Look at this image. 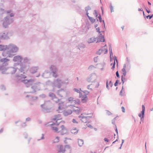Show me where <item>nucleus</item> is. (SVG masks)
Wrapping results in <instances>:
<instances>
[{
    "mask_svg": "<svg viewBox=\"0 0 153 153\" xmlns=\"http://www.w3.org/2000/svg\"><path fill=\"white\" fill-rule=\"evenodd\" d=\"M18 50L17 47L13 44H10L6 45H0V51H3L2 55L3 57H11Z\"/></svg>",
    "mask_w": 153,
    "mask_h": 153,
    "instance_id": "nucleus-1",
    "label": "nucleus"
},
{
    "mask_svg": "<svg viewBox=\"0 0 153 153\" xmlns=\"http://www.w3.org/2000/svg\"><path fill=\"white\" fill-rule=\"evenodd\" d=\"M26 76L24 74H21L16 75V80L18 82H22L24 83L26 86L29 87L31 85L34 81V79H30L29 80L25 79Z\"/></svg>",
    "mask_w": 153,
    "mask_h": 153,
    "instance_id": "nucleus-2",
    "label": "nucleus"
},
{
    "mask_svg": "<svg viewBox=\"0 0 153 153\" xmlns=\"http://www.w3.org/2000/svg\"><path fill=\"white\" fill-rule=\"evenodd\" d=\"M16 68L14 67H6L3 65L0 67V71L2 74H6L5 72L8 71V74H14L16 71Z\"/></svg>",
    "mask_w": 153,
    "mask_h": 153,
    "instance_id": "nucleus-3",
    "label": "nucleus"
},
{
    "mask_svg": "<svg viewBox=\"0 0 153 153\" xmlns=\"http://www.w3.org/2000/svg\"><path fill=\"white\" fill-rule=\"evenodd\" d=\"M13 19L10 18L8 16H7L4 18L3 20V26L4 28H7L9 25L13 23Z\"/></svg>",
    "mask_w": 153,
    "mask_h": 153,
    "instance_id": "nucleus-4",
    "label": "nucleus"
},
{
    "mask_svg": "<svg viewBox=\"0 0 153 153\" xmlns=\"http://www.w3.org/2000/svg\"><path fill=\"white\" fill-rule=\"evenodd\" d=\"M18 66H19V68L18 67L16 68L18 69L19 71L21 73H23L24 74L25 72L27 71L28 69V65L25 64L23 63H21L20 64H18Z\"/></svg>",
    "mask_w": 153,
    "mask_h": 153,
    "instance_id": "nucleus-5",
    "label": "nucleus"
},
{
    "mask_svg": "<svg viewBox=\"0 0 153 153\" xmlns=\"http://www.w3.org/2000/svg\"><path fill=\"white\" fill-rule=\"evenodd\" d=\"M64 83V82L59 79H57L54 80L53 82H52L53 87H57L58 88H60Z\"/></svg>",
    "mask_w": 153,
    "mask_h": 153,
    "instance_id": "nucleus-6",
    "label": "nucleus"
},
{
    "mask_svg": "<svg viewBox=\"0 0 153 153\" xmlns=\"http://www.w3.org/2000/svg\"><path fill=\"white\" fill-rule=\"evenodd\" d=\"M70 92L67 91L65 90L61 89L57 91L56 94L57 95L60 97H63L64 96H67L68 94Z\"/></svg>",
    "mask_w": 153,
    "mask_h": 153,
    "instance_id": "nucleus-7",
    "label": "nucleus"
},
{
    "mask_svg": "<svg viewBox=\"0 0 153 153\" xmlns=\"http://www.w3.org/2000/svg\"><path fill=\"white\" fill-rule=\"evenodd\" d=\"M41 84L40 82H37L34 84L32 86L31 88L33 90L31 93H35L37 90H39L41 89Z\"/></svg>",
    "mask_w": 153,
    "mask_h": 153,
    "instance_id": "nucleus-8",
    "label": "nucleus"
},
{
    "mask_svg": "<svg viewBox=\"0 0 153 153\" xmlns=\"http://www.w3.org/2000/svg\"><path fill=\"white\" fill-rule=\"evenodd\" d=\"M97 76L94 73L90 74L87 78V80L88 82H94L96 79Z\"/></svg>",
    "mask_w": 153,
    "mask_h": 153,
    "instance_id": "nucleus-9",
    "label": "nucleus"
},
{
    "mask_svg": "<svg viewBox=\"0 0 153 153\" xmlns=\"http://www.w3.org/2000/svg\"><path fill=\"white\" fill-rule=\"evenodd\" d=\"M0 38L2 40H7L9 39L8 33L7 32L0 33Z\"/></svg>",
    "mask_w": 153,
    "mask_h": 153,
    "instance_id": "nucleus-10",
    "label": "nucleus"
},
{
    "mask_svg": "<svg viewBox=\"0 0 153 153\" xmlns=\"http://www.w3.org/2000/svg\"><path fill=\"white\" fill-rule=\"evenodd\" d=\"M50 69L53 73V76L54 77H56L58 76L57 74L56 73L57 71L56 67L54 65H51L50 67Z\"/></svg>",
    "mask_w": 153,
    "mask_h": 153,
    "instance_id": "nucleus-11",
    "label": "nucleus"
},
{
    "mask_svg": "<svg viewBox=\"0 0 153 153\" xmlns=\"http://www.w3.org/2000/svg\"><path fill=\"white\" fill-rule=\"evenodd\" d=\"M59 106L57 111L58 113H61L64 111V108L63 107V102H61L59 103Z\"/></svg>",
    "mask_w": 153,
    "mask_h": 153,
    "instance_id": "nucleus-12",
    "label": "nucleus"
},
{
    "mask_svg": "<svg viewBox=\"0 0 153 153\" xmlns=\"http://www.w3.org/2000/svg\"><path fill=\"white\" fill-rule=\"evenodd\" d=\"M52 128V131L54 132L59 133L58 128L56 126H58V125H57V123H54L50 124Z\"/></svg>",
    "mask_w": 153,
    "mask_h": 153,
    "instance_id": "nucleus-13",
    "label": "nucleus"
},
{
    "mask_svg": "<svg viewBox=\"0 0 153 153\" xmlns=\"http://www.w3.org/2000/svg\"><path fill=\"white\" fill-rule=\"evenodd\" d=\"M7 57H6L5 58H1V62L3 63L2 65L1 66H3V65L5 67H6V66L8 65L7 62L10 61V59H7Z\"/></svg>",
    "mask_w": 153,
    "mask_h": 153,
    "instance_id": "nucleus-14",
    "label": "nucleus"
},
{
    "mask_svg": "<svg viewBox=\"0 0 153 153\" xmlns=\"http://www.w3.org/2000/svg\"><path fill=\"white\" fill-rule=\"evenodd\" d=\"M60 128H61V130L60 132L61 135H63L68 134V129L65 127L64 125L61 126Z\"/></svg>",
    "mask_w": 153,
    "mask_h": 153,
    "instance_id": "nucleus-15",
    "label": "nucleus"
},
{
    "mask_svg": "<svg viewBox=\"0 0 153 153\" xmlns=\"http://www.w3.org/2000/svg\"><path fill=\"white\" fill-rule=\"evenodd\" d=\"M61 119H62V117L61 115L59 114L55 115L52 119L53 120L56 121V123H57V125H59V123H58L57 121Z\"/></svg>",
    "mask_w": 153,
    "mask_h": 153,
    "instance_id": "nucleus-16",
    "label": "nucleus"
},
{
    "mask_svg": "<svg viewBox=\"0 0 153 153\" xmlns=\"http://www.w3.org/2000/svg\"><path fill=\"white\" fill-rule=\"evenodd\" d=\"M22 57L21 56H15L13 58V60L14 62H20L21 61Z\"/></svg>",
    "mask_w": 153,
    "mask_h": 153,
    "instance_id": "nucleus-17",
    "label": "nucleus"
},
{
    "mask_svg": "<svg viewBox=\"0 0 153 153\" xmlns=\"http://www.w3.org/2000/svg\"><path fill=\"white\" fill-rule=\"evenodd\" d=\"M99 35L98 37V40L97 42V43L99 41L104 42L105 41V39L104 38L103 36H102L101 33H99Z\"/></svg>",
    "mask_w": 153,
    "mask_h": 153,
    "instance_id": "nucleus-18",
    "label": "nucleus"
},
{
    "mask_svg": "<svg viewBox=\"0 0 153 153\" xmlns=\"http://www.w3.org/2000/svg\"><path fill=\"white\" fill-rule=\"evenodd\" d=\"M39 68L38 66L32 67L30 69V71L31 74H34L36 72Z\"/></svg>",
    "mask_w": 153,
    "mask_h": 153,
    "instance_id": "nucleus-19",
    "label": "nucleus"
},
{
    "mask_svg": "<svg viewBox=\"0 0 153 153\" xmlns=\"http://www.w3.org/2000/svg\"><path fill=\"white\" fill-rule=\"evenodd\" d=\"M50 74L48 71H45L42 74V76L44 78H48L50 77Z\"/></svg>",
    "mask_w": 153,
    "mask_h": 153,
    "instance_id": "nucleus-20",
    "label": "nucleus"
},
{
    "mask_svg": "<svg viewBox=\"0 0 153 153\" xmlns=\"http://www.w3.org/2000/svg\"><path fill=\"white\" fill-rule=\"evenodd\" d=\"M142 111H141L142 113V116L140 118V120L141 121H143V118L144 117V112L145 111V107L143 105L142 106Z\"/></svg>",
    "mask_w": 153,
    "mask_h": 153,
    "instance_id": "nucleus-21",
    "label": "nucleus"
},
{
    "mask_svg": "<svg viewBox=\"0 0 153 153\" xmlns=\"http://www.w3.org/2000/svg\"><path fill=\"white\" fill-rule=\"evenodd\" d=\"M30 59L27 57H26L23 58V62L22 63H23L25 64H29L30 63Z\"/></svg>",
    "mask_w": 153,
    "mask_h": 153,
    "instance_id": "nucleus-22",
    "label": "nucleus"
},
{
    "mask_svg": "<svg viewBox=\"0 0 153 153\" xmlns=\"http://www.w3.org/2000/svg\"><path fill=\"white\" fill-rule=\"evenodd\" d=\"M27 98H28V99L30 101H34L37 99L38 97H33L29 95H27L26 96Z\"/></svg>",
    "mask_w": 153,
    "mask_h": 153,
    "instance_id": "nucleus-23",
    "label": "nucleus"
},
{
    "mask_svg": "<svg viewBox=\"0 0 153 153\" xmlns=\"http://www.w3.org/2000/svg\"><path fill=\"white\" fill-rule=\"evenodd\" d=\"M79 118H81L80 120H81L82 122L84 123H86L87 122V119H85V116H83V114H82L81 115L79 116Z\"/></svg>",
    "mask_w": 153,
    "mask_h": 153,
    "instance_id": "nucleus-24",
    "label": "nucleus"
},
{
    "mask_svg": "<svg viewBox=\"0 0 153 153\" xmlns=\"http://www.w3.org/2000/svg\"><path fill=\"white\" fill-rule=\"evenodd\" d=\"M72 113V111L71 110H68L65 111L63 112V114L65 116H67L68 115L71 114Z\"/></svg>",
    "mask_w": 153,
    "mask_h": 153,
    "instance_id": "nucleus-25",
    "label": "nucleus"
},
{
    "mask_svg": "<svg viewBox=\"0 0 153 153\" xmlns=\"http://www.w3.org/2000/svg\"><path fill=\"white\" fill-rule=\"evenodd\" d=\"M96 38L95 37H91L90 38H89L87 41V42L89 43L90 44V43H93L96 40Z\"/></svg>",
    "mask_w": 153,
    "mask_h": 153,
    "instance_id": "nucleus-26",
    "label": "nucleus"
},
{
    "mask_svg": "<svg viewBox=\"0 0 153 153\" xmlns=\"http://www.w3.org/2000/svg\"><path fill=\"white\" fill-rule=\"evenodd\" d=\"M45 104H42V105H41V107L43 108V109H42L43 111L45 113L49 112V110L48 108H45Z\"/></svg>",
    "mask_w": 153,
    "mask_h": 153,
    "instance_id": "nucleus-27",
    "label": "nucleus"
},
{
    "mask_svg": "<svg viewBox=\"0 0 153 153\" xmlns=\"http://www.w3.org/2000/svg\"><path fill=\"white\" fill-rule=\"evenodd\" d=\"M77 140L79 146L80 147L82 146L84 143L83 140L80 139H78Z\"/></svg>",
    "mask_w": 153,
    "mask_h": 153,
    "instance_id": "nucleus-28",
    "label": "nucleus"
},
{
    "mask_svg": "<svg viewBox=\"0 0 153 153\" xmlns=\"http://www.w3.org/2000/svg\"><path fill=\"white\" fill-rule=\"evenodd\" d=\"M11 12V10H9L7 12L5 11L4 9H1L0 10V13L3 14L4 13H6L7 14L10 13Z\"/></svg>",
    "mask_w": 153,
    "mask_h": 153,
    "instance_id": "nucleus-29",
    "label": "nucleus"
},
{
    "mask_svg": "<svg viewBox=\"0 0 153 153\" xmlns=\"http://www.w3.org/2000/svg\"><path fill=\"white\" fill-rule=\"evenodd\" d=\"M78 130H79L77 129L76 128H75L71 130V132L72 133L76 134L77 133Z\"/></svg>",
    "mask_w": 153,
    "mask_h": 153,
    "instance_id": "nucleus-30",
    "label": "nucleus"
},
{
    "mask_svg": "<svg viewBox=\"0 0 153 153\" xmlns=\"http://www.w3.org/2000/svg\"><path fill=\"white\" fill-rule=\"evenodd\" d=\"M49 96L52 98V100L54 99V98H56V96L53 93L50 92L49 93Z\"/></svg>",
    "mask_w": 153,
    "mask_h": 153,
    "instance_id": "nucleus-31",
    "label": "nucleus"
},
{
    "mask_svg": "<svg viewBox=\"0 0 153 153\" xmlns=\"http://www.w3.org/2000/svg\"><path fill=\"white\" fill-rule=\"evenodd\" d=\"M85 45L82 44H81L78 45V48L79 50H80L81 48H85Z\"/></svg>",
    "mask_w": 153,
    "mask_h": 153,
    "instance_id": "nucleus-32",
    "label": "nucleus"
},
{
    "mask_svg": "<svg viewBox=\"0 0 153 153\" xmlns=\"http://www.w3.org/2000/svg\"><path fill=\"white\" fill-rule=\"evenodd\" d=\"M83 98L82 99V102L84 103L86 101L87 96L86 94L84 95L83 96Z\"/></svg>",
    "mask_w": 153,
    "mask_h": 153,
    "instance_id": "nucleus-33",
    "label": "nucleus"
},
{
    "mask_svg": "<svg viewBox=\"0 0 153 153\" xmlns=\"http://www.w3.org/2000/svg\"><path fill=\"white\" fill-rule=\"evenodd\" d=\"M123 91V92L124 91V88H123V86H122V89L120 91V95L121 96L124 95V94L123 93L122 94Z\"/></svg>",
    "mask_w": 153,
    "mask_h": 153,
    "instance_id": "nucleus-34",
    "label": "nucleus"
},
{
    "mask_svg": "<svg viewBox=\"0 0 153 153\" xmlns=\"http://www.w3.org/2000/svg\"><path fill=\"white\" fill-rule=\"evenodd\" d=\"M89 19L91 21V22L92 23H93L95 22V19H94L93 18H92L91 17H88Z\"/></svg>",
    "mask_w": 153,
    "mask_h": 153,
    "instance_id": "nucleus-35",
    "label": "nucleus"
},
{
    "mask_svg": "<svg viewBox=\"0 0 153 153\" xmlns=\"http://www.w3.org/2000/svg\"><path fill=\"white\" fill-rule=\"evenodd\" d=\"M74 98L72 97H69L68 99V100L69 102L71 103H74Z\"/></svg>",
    "mask_w": 153,
    "mask_h": 153,
    "instance_id": "nucleus-36",
    "label": "nucleus"
},
{
    "mask_svg": "<svg viewBox=\"0 0 153 153\" xmlns=\"http://www.w3.org/2000/svg\"><path fill=\"white\" fill-rule=\"evenodd\" d=\"M80 102V100L79 99H76L74 100V103L75 104H79Z\"/></svg>",
    "mask_w": 153,
    "mask_h": 153,
    "instance_id": "nucleus-37",
    "label": "nucleus"
},
{
    "mask_svg": "<svg viewBox=\"0 0 153 153\" xmlns=\"http://www.w3.org/2000/svg\"><path fill=\"white\" fill-rule=\"evenodd\" d=\"M91 9V7L89 6H88L85 8V11H88L89 10H90Z\"/></svg>",
    "mask_w": 153,
    "mask_h": 153,
    "instance_id": "nucleus-38",
    "label": "nucleus"
},
{
    "mask_svg": "<svg viewBox=\"0 0 153 153\" xmlns=\"http://www.w3.org/2000/svg\"><path fill=\"white\" fill-rule=\"evenodd\" d=\"M110 7L111 9V12H112L114 11V7L112 5L111 3H110Z\"/></svg>",
    "mask_w": 153,
    "mask_h": 153,
    "instance_id": "nucleus-39",
    "label": "nucleus"
},
{
    "mask_svg": "<svg viewBox=\"0 0 153 153\" xmlns=\"http://www.w3.org/2000/svg\"><path fill=\"white\" fill-rule=\"evenodd\" d=\"M59 141V138L58 137H56L54 140V143H58Z\"/></svg>",
    "mask_w": 153,
    "mask_h": 153,
    "instance_id": "nucleus-40",
    "label": "nucleus"
},
{
    "mask_svg": "<svg viewBox=\"0 0 153 153\" xmlns=\"http://www.w3.org/2000/svg\"><path fill=\"white\" fill-rule=\"evenodd\" d=\"M122 71L123 72H125L126 71V65L124 64L123 66V68L122 69Z\"/></svg>",
    "mask_w": 153,
    "mask_h": 153,
    "instance_id": "nucleus-41",
    "label": "nucleus"
},
{
    "mask_svg": "<svg viewBox=\"0 0 153 153\" xmlns=\"http://www.w3.org/2000/svg\"><path fill=\"white\" fill-rule=\"evenodd\" d=\"M103 50L102 49H99V51L97 52V53L98 54L100 55L102 53V51Z\"/></svg>",
    "mask_w": 153,
    "mask_h": 153,
    "instance_id": "nucleus-42",
    "label": "nucleus"
},
{
    "mask_svg": "<svg viewBox=\"0 0 153 153\" xmlns=\"http://www.w3.org/2000/svg\"><path fill=\"white\" fill-rule=\"evenodd\" d=\"M0 88L2 90H5V88L4 85H1L0 86Z\"/></svg>",
    "mask_w": 153,
    "mask_h": 153,
    "instance_id": "nucleus-43",
    "label": "nucleus"
},
{
    "mask_svg": "<svg viewBox=\"0 0 153 153\" xmlns=\"http://www.w3.org/2000/svg\"><path fill=\"white\" fill-rule=\"evenodd\" d=\"M94 68V66L93 65L90 66L88 68V69L91 70Z\"/></svg>",
    "mask_w": 153,
    "mask_h": 153,
    "instance_id": "nucleus-44",
    "label": "nucleus"
},
{
    "mask_svg": "<svg viewBox=\"0 0 153 153\" xmlns=\"http://www.w3.org/2000/svg\"><path fill=\"white\" fill-rule=\"evenodd\" d=\"M53 100L54 101L56 102H58L59 101V100L58 99L57 97L56 99L55 98H54V99Z\"/></svg>",
    "mask_w": 153,
    "mask_h": 153,
    "instance_id": "nucleus-45",
    "label": "nucleus"
},
{
    "mask_svg": "<svg viewBox=\"0 0 153 153\" xmlns=\"http://www.w3.org/2000/svg\"><path fill=\"white\" fill-rule=\"evenodd\" d=\"M93 14L94 15H95L96 17L97 16L98 14L97 11L96 10H94V12L93 13Z\"/></svg>",
    "mask_w": 153,
    "mask_h": 153,
    "instance_id": "nucleus-46",
    "label": "nucleus"
},
{
    "mask_svg": "<svg viewBox=\"0 0 153 153\" xmlns=\"http://www.w3.org/2000/svg\"><path fill=\"white\" fill-rule=\"evenodd\" d=\"M74 91H75V92H77V93H79V90H78V89L77 88H74Z\"/></svg>",
    "mask_w": 153,
    "mask_h": 153,
    "instance_id": "nucleus-47",
    "label": "nucleus"
},
{
    "mask_svg": "<svg viewBox=\"0 0 153 153\" xmlns=\"http://www.w3.org/2000/svg\"><path fill=\"white\" fill-rule=\"evenodd\" d=\"M42 136L41 137V138L40 139H38V140H43L44 139V134H42Z\"/></svg>",
    "mask_w": 153,
    "mask_h": 153,
    "instance_id": "nucleus-48",
    "label": "nucleus"
},
{
    "mask_svg": "<svg viewBox=\"0 0 153 153\" xmlns=\"http://www.w3.org/2000/svg\"><path fill=\"white\" fill-rule=\"evenodd\" d=\"M98 59V57H95L94 58V61L95 62H97Z\"/></svg>",
    "mask_w": 153,
    "mask_h": 153,
    "instance_id": "nucleus-49",
    "label": "nucleus"
},
{
    "mask_svg": "<svg viewBox=\"0 0 153 153\" xmlns=\"http://www.w3.org/2000/svg\"><path fill=\"white\" fill-rule=\"evenodd\" d=\"M83 92L86 95L88 94L89 93V92L86 90H85L84 91H83Z\"/></svg>",
    "mask_w": 153,
    "mask_h": 153,
    "instance_id": "nucleus-50",
    "label": "nucleus"
},
{
    "mask_svg": "<svg viewBox=\"0 0 153 153\" xmlns=\"http://www.w3.org/2000/svg\"><path fill=\"white\" fill-rule=\"evenodd\" d=\"M24 137L25 138H27V133L25 132L24 133Z\"/></svg>",
    "mask_w": 153,
    "mask_h": 153,
    "instance_id": "nucleus-51",
    "label": "nucleus"
},
{
    "mask_svg": "<svg viewBox=\"0 0 153 153\" xmlns=\"http://www.w3.org/2000/svg\"><path fill=\"white\" fill-rule=\"evenodd\" d=\"M126 73H127L126 72H123L122 73V75L121 76H124V77H125L126 76Z\"/></svg>",
    "mask_w": 153,
    "mask_h": 153,
    "instance_id": "nucleus-52",
    "label": "nucleus"
},
{
    "mask_svg": "<svg viewBox=\"0 0 153 153\" xmlns=\"http://www.w3.org/2000/svg\"><path fill=\"white\" fill-rule=\"evenodd\" d=\"M98 18L99 19V21L100 22H102V18L101 17V16L100 15H99V16L98 17Z\"/></svg>",
    "mask_w": 153,
    "mask_h": 153,
    "instance_id": "nucleus-53",
    "label": "nucleus"
},
{
    "mask_svg": "<svg viewBox=\"0 0 153 153\" xmlns=\"http://www.w3.org/2000/svg\"><path fill=\"white\" fill-rule=\"evenodd\" d=\"M115 61H114V63L113 64V65L111 67L112 69L114 70V68H115Z\"/></svg>",
    "mask_w": 153,
    "mask_h": 153,
    "instance_id": "nucleus-54",
    "label": "nucleus"
},
{
    "mask_svg": "<svg viewBox=\"0 0 153 153\" xmlns=\"http://www.w3.org/2000/svg\"><path fill=\"white\" fill-rule=\"evenodd\" d=\"M119 82V80H117L116 81V82L114 84V85L115 86H116L117 85V84H118V83Z\"/></svg>",
    "mask_w": 153,
    "mask_h": 153,
    "instance_id": "nucleus-55",
    "label": "nucleus"
},
{
    "mask_svg": "<svg viewBox=\"0 0 153 153\" xmlns=\"http://www.w3.org/2000/svg\"><path fill=\"white\" fill-rule=\"evenodd\" d=\"M40 97H41L44 98L46 97V96L45 94H42L40 95Z\"/></svg>",
    "mask_w": 153,
    "mask_h": 153,
    "instance_id": "nucleus-56",
    "label": "nucleus"
},
{
    "mask_svg": "<svg viewBox=\"0 0 153 153\" xmlns=\"http://www.w3.org/2000/svg\"><path fill=\"white\" fill-rule=\"evenodd\" d=\"M27 126L26 124L25 123H22V124L21 125V126L22 127H25L26 126Z\"/></svg>",
    "mask_w": 153,
    "mask_h": 153,
    "instance_id": "nucleus-57",
    "label": "nucleus"
},
{
    "mask_svg": "<svg viewBox=\"0 0 153 153\" xmlns=\"http://www.w3.org/2000/svg\"><path fill=\"white\" fill-rule=\"evenodd\" d=\"M97 31L99 33H101V32L100 31V28L99 27H98L96 28Z\"/></svg>",
    "mask_w": 153,
    "mask_h": 153,
    "instance_id": "nucleus-58",
    "label": "nucleus"
},
{
    "mask_svg": "<svg viewBox=\"0 0 153 153\" xmlns=\"http://www.w3.org/2000/svg\"><path fill=\"white\" fill-rule=\"evenodd\" d=\"M109 51H110V56L111 57V56H112L113 55L112 49H110Z\"/></svg>",
    "mask_w": 153,
    "mask_h": 153,
    "instance_id": "nucleus-59",
    "label": "nucleus"
},
{
    "mask_svg": "<svg viewBox=\"0 0 153 153\" xmlns=\"http://www.w3.org/2000/svg\"><path fill=\"white\" fill-rule=\"evenodd\" d=\"M103 51H102V52H103L104 51H105V52L104 53V54H105L107 52V49L104 48V49H102Z\"/></svg>",
    "mask_w": 153,
    "mask_h": 153,
    "instance_id": "nucleus-60",
    "label": "nucleus"
},
{
    "mask_svg": "<svg viewBox=\"0 0 153 153\" xmlns=\"http://www.w3.org/2000/svg\"><path fill=\"white\" fill-rule=\"evenodd\" d=\"M108 85H109L111 87L113 85V83L111 81H110L109 82Z\"/></svg>",
    "mask_w": 153,
    "mask_h": 153,
    "instance_id": "nucleus-61",
    "label": "nucleus"
},
{
    "mask_svg": "<svg viewBox=\"0 0 153 153\" xmlns=\"http://www.w3.org/2000/svg\"><path fill=\"white\" fill-rule=\"evenodd\" d=\"M116 75L117 76V77H118V78H119V77H120V76H119V73H118V71H117L116 72Z\"/></svg>",
    "mask_w": 153,
    "mask_h": 153,
    "instance_id": "nucleus-62",
    "label": "nucleus"
},
{
    "mask_svg": "<svg viewBox=\"0 0 153 153\" xmlns=\"http://www.w3.org/2000/svg\"><path fill=\"white\" fill-rule=\"evenodd\" d=\"M106 113L107 114H108V115H110L111 114V113L110 111H107Z\"/></svg>",
    "mask_w": 153,
    "mask_h": 153,
    "instance_id": "nucleus-63",
    "label": "nucleus"
},
{
    "mask_svg": "<svg viewBox=\"0 0 153 153\" xmlns=\"http://www.w3.org/2000/svg\"><path fill=\"white\" fill-rule=\"evenodd\" d=\"M79 97H82L83 95L82 94V92H81L80 91L79 92Z\"/></svg>",
    "mask_w": 153,
    "mask_h": 153,
    "instance_id": "nucleus-64",
    "label": "nucleus"
}]
</instances>
